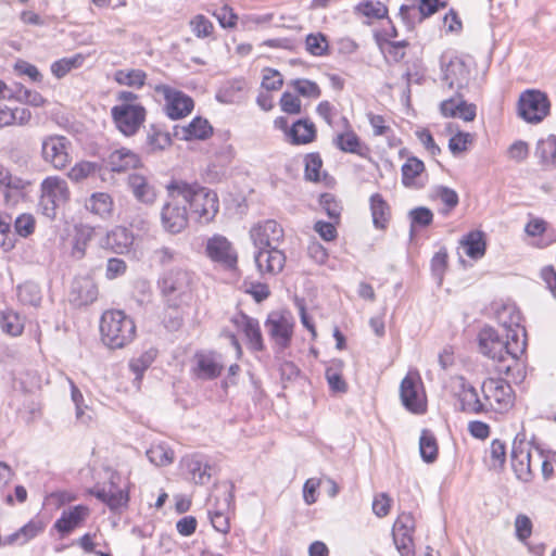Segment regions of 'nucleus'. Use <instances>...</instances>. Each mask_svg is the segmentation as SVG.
<instances>
[{
	"mask_svg": "<svg viewBox=\"0 0 556 556\" xmlns=\"http://www.w3.org/2000/svg\"><path fill=\"white\" fill-rule=\"evenodd\" d=\"M514 333L501 336L492 327H483L478 334L479 351L493 361L505 363L509 358L516 362L526 351V330L517 328Z\"/></svg>",
	"mask_w": 556,
	"mask_h": 556,
	"instance_id": "f257e3e1",
	"label": "nucleus"
},
{
	"mask_svg": "<svg viewBox=\"0 0 556 556\" xmlns=\"http://www.w3.org/2000/svg\"><path fill=\"white\" fill-rule=\"evenodd\" d=\"M172 189L181 194V200L189 204L191 214L200 223L207 224L212 222L218 213L219 201L216 192L182 180H172Z\"/></svg>",
	"mask_w": 556,
	"mask_h": 556,
	"instance_id": "f03ea898",
	"label": "nucleus"
},
{
	"mask_svg": "<svg viewBox=\"0 0 556 556\" xmlns=\"http://www.w3.org/2000/svg\"><path fill=\"white\" fill-rule=\"evenodd\" d=\"M103 343L110 349H123L136 337V325L130 316L121 309H108L100 319Z\"/></svg>",
	"mask_w": 556,
	"mask_h": 556,
	"instance_id": "7ed1b4c3",
	"label": "nucleus"
},
{
	"mask_svg": "<svg viewBox=\"0 0 556 556\" xmlns=\"http://www.w3.org/2000/svg\"><path fill=\"white\" fill-rule=\"evenodd\" d=\"M194 281L195 277L191 271L174 268L162 276L159 286L168 305L179 307L191 300Z\"/></svg>",
	"mask_w": 556,
	"mask_h": 556,
	"instance_id": "20e7f679",
	"label": "nucleus"
},
{
	"mask_svg": "<svg viewBox=\"0 0 556 556\" xmlns=\"http://www.w3.org/2000/svg\"><path fill=\"white\" fill-rule=\"evenodd\" d=\"M166 190L167 200L161 208V224L166 232L177 235L188 226V212L181 194L172 189V181L166 186Z\"/></svg>",
	"mask_w": 556,
	"mask_h": 556,
	"instance_id": "39448f33",
	"label": "nucleus"
},
{
	"mask_svg": "<svg viewBox=\"0 0 556 556\" xmlns=\"http://www.w3.org/2000/svg\"><path fill=\"white\" fill-rule=\"evenodd\" d=\"M70 200V190L67 182L58 177H47L41 182L40 208L42 214L49 218H54L56 208L64 205Z\"/></svg>",
	"mask_w": 556,
	"mask_h": 556,
	"instance_id": "423d86ee",
	"label": "nucleus"
},
{
	"mask_svg": "<svg viewBox=\"0 0 556 556\" xmlns=\"http://www.w3.org/2000/svg\"><path fill=\"white\" fill-rule=\"evenodd\" d=\"M482 392L486 412H507L514 405V391L511 386L503 379H486L482 384Z\"/></svg>",
	"mask_w": 556,
	"mask_h": 556,
	"instance_id": "0eeeda50",
	"label": "nucleus"
},
{
	"mask_svg": "<svg viewBox=\"0 0 556 556\" xmlns=\"http://www.w3.org/2000/svg\"><path fill=\"white\" fill-rule=\"evenodd\" d=\"M403 406L413 414H424L427 407L422 382L417 372H408L400 384Z\"/></svg>",
	"mask_w": 556,
	"mask_h": 556,
	"instance_id": "6e6552de",
	"label": "nucleus"
},
{
	"mask_svg": "<svg viewBox=\"0 0 556 556\" xmlns=\"http://www.w3.org/2000/svg\"><path fill=\"white\" fill-rule=\"evenodd\" d=\"M205 255L226 270H235L238 265V253L233 244L222 235L208 238L205 244Z\"/></svg>",
	"mask_w": 556,
	"mask_h": 556,
	"instance_id": "1a4fd4ad",
	"label": "nucleus"
},
{
	"mask_svg": "<svg viewBox=\"0 0 556 556\" xmlns=\"http://www.w3.org/2000/svg\"><path fill=\"white\" fill-rule=\"evenodd\" d=\"M71 141L61 135L46 136L41 141V156L55 169L65 168L71 162Z\"/></svg>",
	"mask_w": 556,
	"mask_h": 556,
	"instance_id": "9d476101",
	"label": "nucleus"
},
{
	"mask_svg": "<svg viewBox=\"0 0 556 556\" xmlns=\"http://www.w3.org/2000/svg\"><path fill=\"white\" fill-rule=\"evenodd\" d=\"M219 495L214 496V503L212 502L213 498L208 500V517L213 528L216 531L226 534L230 529L229 518L226 513L233 505L232 485H224L219 490Z\"/></svg>",
	"mask_w": 556,
	"mask_h": 556,
	"instance_id": "9b49d317",
	"label": "nucleus"
},
{
	"mask_svg": "<svg viewBox=\"0 0 556 556\" xmlns=\"http://www.w3.org/2000/svg\"><path fill=\"white\" fill-rule=\"evenodd\" d=\"M549 111V102L544 92L526 90L518 102L519 115L528 123L541 122Z\"/></svg>",
	"mask_w": 556,
	"mask_h": 556,
	"instance_id": "f8f14e48",
	"label": "nucleus"
},
{
	"mask_svg": "<svg viewBox=\"0 0 556 556\" xmlns=\"http://www.w3.org/2000/svg\"><path fill=\"white\" fill-rule=\"evenodd\" d=\"M270 339L279 349H286L291 342L294 320L289 312H273L265 323Z\"/></svg>",
	"mask_w": 556,
	"mask_h": 556,
	"instance_id": "ddd939ff",
	"label": "nucleus"
},
{
	"mask_svg": "<svg viewBox=\"0 0 556 556\" xmlns=\"http://www.w3.org/2000/svg\"><path fill=\"white\" fill-rule=\"evenodd\" d=\"M415 528V519L409 513H402L394 521L392 536L401 556H415V543L413 539Z\"/></svg>",
	"mask_w": 556,
	"mask_h": 556,
	"instance_id": "4468645a",
	"label": "nucleus"
},
{
	"mask_svg": "<svg viewBox=\"0 0 556 556\" xmlns=\"http://www.w3.org/2000/svg\"><path fill=\"white\" fill-rule=\"evenodd\" d=\"M446 56H442V80L450 89L460 91L466 88L470 79L469 64L464 58L452 56L446 62Z\"/></svg>",
	"mask_w": 556,
	"mask_h": 556,
	"instance_id": "2eb2a0df",
	"label": "nucleus"
},
{
	"mask_svg": "<svg viewBox=\"0 0 556 556\" xmlns=\"http://www.w3.org/2000/svg\"><path fill=\"white\" fill-rule=\"evenodd\" d=\"M154 90L164 97L165 111L169 118H182L193 110V100L182 91L167 85H157Z\"/></svg>",
	"mask_w": 556,
	"mask_h": 556,
	"instance_id": "dca6fc26",
	"label": "nucleus"
},
{
	"mask_svg": "<svg viewBox=\"0 0 556 556\" xmlns=\"http://www.w3.org/2000/svg\"><path fill=\"white\" fill-rule=\"evenodd\" d=\"M283 237L282 227L273 219L257 223L250 229V239L256 249L278 248Z\"/></svg>",
	"mask_w": 556,
	"mask_h": 556,
	"instance_id": "f3484780",
	"label": "nucleus"
},
{
	"mask_svg": "<svg viewBox=\"0 0 556 556\" xmlns=\"http://www.w3.org/2000/svg\"><path fill=\"white\" fill-rule=\"evenodd\" d=\"M111 114L117 129L125 136L135 135L146 119L143 106H113Z\"/></svg>",
	"mask_w": 556,
	"mask_h": 556,
	"instance_id": "a211bd4d",
	"label": "nucleus"
},
{
	"mask_svg": "<svg viewBox=\"0 0 556 556\" xmlns=\"http://www.w3.org/2000/svg\"><path fill=\"white\" fill-rule=\"evenodd\" d=\"M286 254L279 248L257 249L254 253V262L261 275L275 276L286 265Z\"/></svg>",
	"mask_w": 556,
	"mask_h": 556,
	"instance_id": "6ab92c4d",
	"label": "nucleus"
},
{
	"mask_svg": "<svg viewBox=\"0 0 556 556\" xmlns=\"http://www.w3.org/2000/svg\"><path fill=\"white\" fill-rule=\"evenodd\" d=\"M440 111L444 117H457L465 122H472L477 115V106L468 103L460 91L444 100L440 104Z\"/></svg>",
	"mask_w": 556,
	"mask_h": 556,
	"instance_id": "aec40b11",
	"label": "nucleus"
},
{
	"mask_svg": "<svg viewBox=\"0 0 556 556\" xmlns=\"http://www.w3.org/2000/svg\"><path fill=\"white\" fill-rule=\"evenodd\" d=\"M98 299V287L90 276L76 277L71 287L70 301L76 306L89 305Z\"/></svg>",
	"mask_w": 556,
	"mask_h": 556,
	"instance_id": "412c9836",
	"label": "nucleus"
},
{
	"mask_svg": "<svg viewBox=\"0 0 556 556\" xmlns=\"http://www.w3.org/2000/svg\"><path fill=\"white\" fill-rule=\"evenodd\" d=\"M457 397L462 412L468 414H481L486 412V406L477 393V390L469 384L463 377L456 379Z\"/></svg>",
	"mask_w": 556,
	"mask_h": 556,
	"instance_id": "4be33fe9",
	"label": "nucleus"
},
{
	"mask_svg": "<svg viewBox=\"0 0 556 556\" xmlns=\"http://www.w3.org/2000/svg\"><path fill=\"white\" fill-rule=\"evenodd\" d=\"M134 233L126 227L116 226L106 233L101 247L116 254L128 253L134 244Z\"/></svg>",
	"mask_w": 556,
	"mask_h": 556,
	"instance_id": "5701e85b",
	"label": "nucleus"
},
{
	"mask_svg": "<svg viewBox=\"0 0 556 556\" xmlns=\"http://www.w3.org/2000/svg\"><path fill=\"white\" fill-rule=\"evenodd\" d=\"M231 321L240 331L244 333L252 350H263L264 343L261 327L255 318H252L243 313H239L232 317Z\"/></svg>",
	"mask_w": 556,
	"mask_h": 556,
	"instance_id": "b1692460",
	"label": "nucleus"
},
{
	"mask_svg": "<svg viewBox=\"0 0 556 556\" xmlns=\"http://www.w3.org/2000/svg\"><path fill=\"white\" fill-rule=\"evenodd\" d=\"M224 368L220 354L215 352H202L195 355V375L201 379H214Z\"/></svg>",
	"mask_w": 556,
	"mask_h": 556,
	"instance_id": "393cba45",
	"label": "nucleus"
},
{
	"mask_svg": "<svg viewBox=\"0 0 556 556\" xmlns=\"http://www.w3.org/2000/svg\"><path fill=\"white\" fill-rule=\"evenodd\" d=\"M128 186L137 201L148 205L155 202L156 191L148 177L138 173L130 174L128 176Z\"/></svg>",
	"mask_w": 556,
	"mask_h": 556,
	"instance_id": "a878e982",
	"label": "nucleus"
},
{
	"mask_svg": "<svg viewBox=\"0 0 556 556\" xmlns=\"http://www.w3.org/2000/svg\"><path fill=\"white\" fill-rule=\"evenodd\" d=\"M341 123L343 131L334 137V146L342 152L362 155L363 144L356 132L352 129L349 119L343 116L341 117Z\"/></svg>",
	"mask_w": 556,
	"mask_h": 556,
	"instance_id": "bb28decb",
	"label": "nucleus"
},
{
	"mask_svg": "<svg viewBox=\"0 0 556 556\" xmlns=\"http://www.w3.org/2000/svg\"><path fill=\"white\" fill-rule=\"evenodd\" d=\"M213 134V127L207 119L194 117L187 126L176 127L175 135L181 140H205Z\"/></svg>",
	"mask_w": 556,
	"mask_h": 556,
	"instance_id": "cd10ccee",
	"label": "nucleus"
},
{
	"mask_svg": "<svg viewBox=\"0 0 556 556\" xmlns=\"http://www.w3.org/2000/svg\"><path fill=\"white\" fill-rule=\"evenodd\" d=\"M89 516V508L84 505H77L64 510L61 517L55 521L54 527L61 533H70Z\"/></svg>",
	"mask_w": 556,
	"mask_h": 556,
	"instance_id": "c85d7f7f",
	"label": "nucleus"
},
{
	"mask_svg": "<svg viewBox=\"0 0 556 556\" xmlns=\"http://www.w3.org/2000/svg\"><path fill=\"white\" fill-rule=\"evenodd\" d=\"M182 464L194 483L205 484L211 480L212 467L207 463L203 462L201 456H187L184 458Z\"/></svg>",
	"mask_w": 556,
	"mask_h": 556,
	"instance_id": "c756f323",
	"label": "nucleus"
},
{
	"mask_svg": "<svg viewBox=\"0 0 556 556\" xmlns=\"http://www.w3.org/2000/svg\"><path fill=\"white\" fill-rule=\"evenodd\" d=\"M98 500L105 503L110 509L116 510L125 506L128 502V494L116 488L114 484L109 486L94 488L90 491Z\"/></svg>",
	"mask_w": 556,
	"mask_h": 556,
	"instance_id": "7c9ffc66",
	"label": "nucleus"
},
{
	"mask_svg": "<svg viewBox=\"0 0 556 556\" xmlns=\"http://www.w3.org/2000/svg\"><path fill=\"white\" fill-rule=\"evenodd\" d=\"M96 229L89 225L75 226V233L72 240L71 256L79 261L86 255L89 242L93 239Z\"/></svg>",
	"mask_w": 556,
	"mask_h": 556,
	"instance_id": "2f4dec72",
	"label": "nucleus"
},
{
	"mask_svg": "<svg viewBox=\"0 0 556 556\" xmlns=\"http://www.w3.org/2000/svg\"><path fill=\"white\" fill-rule=\"evenodd\" d=\"M425 170L424 163L415 157H408L402 165V182L407 188L420 189L424 182L420 180L421 174Z\"/></svg>",
	"mask_w": 556,
	"mask_h": 556,
	"instance_id": "473e14b6",
	"label": "nucleus"
},
{
	"mask_svg": "<svg viewBox=\"0 0 556 556\" xmlns=\"http://www.w3.org/2000/svg\"><path fill=\"white\" fill-rule=\"evenodd\" d=\"M108 163L113 172H125L139 167L140 159L131 150L121 148L110 154Z\"/></svg>",
	"mask_w": 556,
	"mask_h": 556,
	"instance_id": "72a5a7b5",
	"label": "nucleus"
},
{
	"mask_svg": "<svg viewBox=\"0 0 556 556\" xmlns=\"http://www.w3.org/2000/svg\"><path fill=\"white\" fill-rule=\"evenodd\" d=\"M43 531L40 520H30L14 533L3 539V545H24Z\"/></svg>",
	"mask_w": 556,
	"mask_h": 556,
	"instance_id": "f704fd0d",
	"label": "nucleus"
},
{
	"mask_svg": "<svg viewBox=\"0 0 556 556\" xmlns=\"http://www.w3.org/2000/svg\"><path fill=\"white\" fill-rule=\"evenodd\" d=\"M460 245L465 249V253L472 260H479L485 254V240L483 232L473 230L463 237Z\"/></svg>",
	"mask_w": 556,
	"mask_h": 556,
	"instance_id": "c9c22d12",
	"label": "nucleus"
},
{
	"mask_svg": "<svg viewBox=\"0 0 556 556\" xmlns=\"http://www.w3.org/2000/svg\"><path fill=\"white\" fill-rule=\"evenodd\" d=\"M245 83L242 79H235L225 84L216 93V99L220 103H238L243 98Z\"/></svg>",
	"mask_w": 556,
	"mask_h": 556,
	"instance_id": "e433bc0d",
	"label": "nucleus"
},
{
	"mask_svg": "<svg viewBox=\"0 0 556 556\" xmlns=\"http://www.w3.org/2000/svg\"><path fill=\"white\" fill-rule=\"evenodd\" d=\"M370 211L374 226L378 229L386 228L390 218V207L381 194L375 193L370 197Z\"/></svg>",
	"mask_w": 556,
	"mask_h": 556,
	"instance_id": "4c0bfd02",
	"label": "nucleus"
},
{
	"mask_svg": "<svg viewBox=\"0 0 556 556\" xmlns=\"http://www.w3.org/2000/svg\"><path fill=\"white\" fill-rule=\"evenodd\" d=\"M113 205L114 203L111 195L105 192L93 193L86 204L87 208L91 213L102 218L111 216L113 212Z\"/></svg>",
	"mask_w": 556,
	"mask_h": 556,
	"instance_id": "58836bf2",
	"label": "nucleus"
},
{
	"mask_svg": "<svg viewBox=\"0 0 556 556\" xmlns=\"http://www.w3.org/2000/svg\"><path fill=\"white\" fill-rule=\"evenodd\" d=\"M290 136L294 144L309 143L316 137L315 125L307 119H299L291 127Z\"/></svg>",
	"mask_w": 556,
	"mask_h": 556,
	"instance_id": "ea45409f",
	"label": "nucleus"
},
{
	"mask_svg": "<svg viewBox=\"0 0 556 556\" xmlns=\"http://www.w3.org/2000/svg\"><path fill=\"white\" fill-rule=\"evenodd\" d=\"M484 464L489 469H502L506 460V446L501 440H493L484 454Z\"/></svg>",
	"mask_w": 556,
	"mask_h": 556,
	"instance_id": "a19ab883",
	"label": "nucleus"
},
{
	"mask_svg": "<svg viewBox=\"0 0 556 556\" xmlns=\"http://www.w3.org/2000/svg\"><path fill=\"white\" fill-rule=\"evenodd\" d=\"M496 319L498 324L504 327L506 334L514 333L515 329L523 328L521 323V315L519 311L513 305H504L496 312Z\"/></svg>",
	"mask_w": 556,
	"mask_h": 556,
	"instance_id": "79ce46f5",
	"label": "nucleus"
},
{
	"mask_svg": "<svg viewBox=\"0 0 556 556\" xmlns=\"http://www.w3.org/2000/svg\"><path fill=\"white\" fill-rule=\"evenodd\" d=\"M147 74L142 70H118L114 73V80L122 86L140 89L144 86Z\"/></svg>",
	"mask_w": 556,
	"mask_h": 556,
	"instance_id": "37998d69",
	"label": "nucleus"
},
{
	"mask_svg": "<svg viewBox=\"0 0 556 556\" xmlns=\"http://www.w3.org/2000/svg\"><path fill=\"white\" fill-rule=\"evenodd\" d=\"M157 356L155 348H149L139 356L132 357L129 362V369L135 374L136 380L140 381L144 371L152 365Z\"/></svg>",
	"mask_w": 556,
	"mask_h": 556,
	"instance_id": "c03bdc74",
	"label": "nucleus"
},
{
	"mask_svg": "<svg viewBox=\"0 0 556 556\" xmlns=\"http://www.w3.org/2000/svg\"><path fill=\"white\" fill-rule=\"evenodd\" d=\"M71 386V397L75 405L76 410V419L78 422L83 425H88L92 420L91 410L89 407L85 404L83 393L80 390L76 387L74 381L72 379H67Z\"/></svg>",
	"mask_w": 556,
	"mask_h": 556,
	"instance_id": "a18cd8bd",
	"label": "nucleus"
},
{
	"mask_svg": "<svg viewBox=\"0 0 556 556\" xmlns=\"http://www.w3.org/2000/svg\"><path fill=\"white\" fill-rule=\"evenodd\" d=\"M530 453L514 447L511 451V466L517 477L522 480H528L531 475L530 468Z\"/></svg>",
	"mask_w": 556,
	"mask_h": 556,
	"instance_id": "49530a36",
	"label": "nucleus"
},
{
	"mask_svg": "<svg viewBox=\"0 0 556 556\" xmlns=\"http://www.w3.org/2000/svg\"><path fill=\"white\" fill-rule=\"evenodd\" d=\"M535 155L542 164L556 165V136H548L538 141Z\"/></svg>",
	"mask_w": 556,
	"mask_h": 556,
	"instance_id": "de8ad7c7",
	"label": "nucleus"
},
{
	"mask_svg": "<svg viewBox=\"0 0 556 556\" xmlns=\"http://www.w3.org/2000/svg\"><path fill=\"white\" fill-rule=\"evenodd\" d=\"M17 299L24 305L38 306L42 294L39 286L34 282H25L17 287Z\"/></svg>",
	"mask_w": 556,
	"mask_h": 556,
	"instance_id": "09e8293b",
	"label": "nucleus"
},
{
	"mask_svg": "<svg viewBox=\"0 0 556 556\" xmlns=\"http://www.w3.org/2000/svg\"><path fill=\"white\" fill-rule=\"evenodd\" d=\"M420 456L426 463H433L438 457L435 437L429 430H422L419 439Z\"/></svg>",
	"mask_w": 556,
	"mask_h": 556,
	"instance_id": "8fccbe9b",
	"label": "nucleus"
},
{
	"mask_svg": "<svg viewBox=\"0 0 556 556\" xmlns=\"http://www.w3.org/2000/svg\"><path fill=\"white\" fill-rule=\"evenodd\" d=\"M0 326L3 332L16 337L23 332L24 324L20 315L13 311L1 313Z\"/></svg>",
	"mask_w": 556,
	"mask_h": 556,
	"instance_id": "3c124183",
	"label": "nucleus"
},
{
	"mask_svg": "<svg viewBox=\"0 0 556 556\" xmlns=\"http://www.w3.org/2000/svg\"><path fill=\"white\" fill-rule=\"evenodd\" d=\"M147 456L156 466H166L174 460V452L163 443L151 445L147 451Z\"/></svg>",
	"mask_w": 556,
	"mask_h": 556,
	"instance_id": "603ef678",
	"label": "nucleus"
},
{
	"mask_svg": "<svg viewBox=\"0 0 556 556\" xmlns=\"http://www.w3.org/2000/svg\"><path fill=\"white\" fill-rule=\"evenodd\" d=\"M99 165L93 162L81 161L76 163L67 173L68 178L74 182H80L99 170Z\"/></svg>",
	"mask_w": 556,
	"mask_h": 556,
	"instance_id": "864d4df0",
	"label": "nucleus"
},
{
	"mask_svg": "<svg viewBox=\"0 0 556 556\" xmlns=\"http://www.w3.org/2000/svg\"><path fill=\"white\" fill-rule=\"evenodd\" d=\"M305 48L314 56H323L328 53L329 42L321 33L309 34L305 39Z\"/></svg>",
	"mask_w": 556,
	"mask_h": 556,
	"instance_id": "5fc2aeb1",
	"label": "nucleus"
},
{
	"mask_svg": "<svg viewBox=\"0 0 556 556\" xmlns=\"http://www.w3.org/2000/svg\"><path fill=\"white\" fill-rule=\"evenodd\" d=\"M356 11L369 18L380 20L387 16L388 9L380 1L366 0L357 4Z\"/></svg>",
	"mask_w": 556,
	"mask_h": 556,
	"instance_id": "6e6d98bb",
	"label": "nucleus"
},
{
	"mask_svg": "<svg viewBox=\"0 0 556 556\" xmlns=\"http://www.w3.org/2000/svg\"><path fill=\"white\" fill-rule=\"evenodd\" d=\"M342 363L337 362L333 363L330 367L326 369V379L330 387V389L334 392H345L346 383L342 378L341 374Z\"/></svg>",
	"mask_w": 556,
	"mask_h": 556,
	"instance_id": "4d7b16f0",
	"label": "nucleus"
},
{
	"mask_svg": "<svg viewBox=\"0 0 556 556\" xmlns=\"http://www.w3.org/2000/svg\"><path fill=\"white\" fill-rule=\"evenodd\" d=\"M447 251L441 248L431 260V273L439 286L442 285L444 274L447 268Z\"/></svg>",
	"mask_w": 556,
	"mask_h": 556,
	"instance_id": "13d9d810",
	"label": "nucleus"
},
{
	"mask_svg": "<svg viewBox=\"0 0 556 556\" xmlns=\"http://www.w3.org/2000/svg\"><path fill=\"white\" fill-rule=\"evenodd\" d=\"M14 247V235L11 231V217L0 212V250L7 252Z\"/></svg>",
	"mask_w": 556,
	"mask_h": 556,
	"instance_id": "bf43d9fd",
	"label": "nucleus"
},
{
	"mask_svg": "<svg viewBox=\"0 0 556 556\" xmlns=\"http://www.w3.org/2000/svg\"><path fill=\"white\" fill-rule=\"evenodd\" d=\"M290 86L301 96L312 99L320 97L319 86L312 80L298 78L290 81Z\"/></svg>",
	"mask_w": 556,
	"mask_h": 556,
	"instance_id": "052dcab7",
	"label": "nucleus"
},
{
	"mask_svg": "<svg viewBox=\"0 0 556 556\" xmlns=\"http://www.w3.org/2000/svg\"><path fill=\"white\" fill-rule=\"evenodd\" d=\"M189 26L191 28V31L198 37V38H205L212 35L214 30V26L212 22L205 17L202 14H198L193 16L190 22Z\"/></svg>",
	"mask_w": 556,
	"mask_h": 556,
	"instance_id": "680f3d73",
	"label": "nucleus"
},
{
	"mask_svg": "<svg viewBox=\"0 0 556 556\" xmlns=\"http://www.w3.org/2000/svg\"><path fill=\"white\" fill-rule=\"evenodd\" d=\"M399 14L408 30H413L417 23H421L424 21L418 5L415 4H403L400 8Z\"/></svg>",
	"mask_w": 556,
	"mask_h": 556,
	"instance_id": "e2e57ef3",
	"label": "nucleus"
},
{
	"mask_svg": "<svg viewBox=\"0 0 556 556\" xmlns=\"http://www.w3.org/2000/svg\"><path fill=\"white\" fill-rule=\"evenodd\" d=\"M172 144V138L169 134L155 130L148 136V150L149 152L155 153L169 148Z\"/></svg>",
	"mask_w": 556,
	"mask_h": 556,
	"instance_id": "0e129e2a",
	"label": "nucleus"
},
{
	"mask_svg": "<svg viewBox=\"0 0 556 556\" xmlns=\"http://www.w3.org/2000/svg\"><path fill=\"white\" fill-rule=\"evenodd\" d=\"M410 229L413 230L416 226L427 227L433 220V213L431 210L425 206L416 207L409 211Z\"/></svg>",
	"mask_w": 556,
	"mask_h": 556,
	"instance_id": "69168bd1",
	"label": "nucleus"
},
{
	"mask_svg": "<svg viewBox=\"0 0 556 556\" xmlns=\"http://www.w3.org/2000/svg\"><path fill=\"white\" fill-rule=\"evenodd\" d=\"M36 219L31 214H21L15 218L14 228L18 236L26 238L35 231Z\"/></svg>",
	"mask_w": 556,
	"mask_h": 556,
	"instance_id": "338daca9",
	"label": "nucleus"
},
{
	"mask_svg": "<svg viewBox=\"0 0 556 556\" xmlns=\"http://www.w3.org/2000/svg\"><path fill=\"white\" fill-rule=\"evenodd\" d=\"M548 231V223L540 217L530 216L528 223L525 226V232L532 238H542Z\"/></svg>",
	"mask_w": 556,
	"mask_h": 556,
	"instance_id": "774afa93",
	"label": "nucleus"
}]
</instances>
